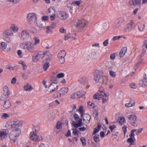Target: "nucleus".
<instances>
[{
  "instance_id": "obj_58",
  "label": "nucleus",
  "mask_w": 147,
  "mask_h": 147,
  "mask_svg": "<svg viewBox=\"0 0 147 147\" xmlns=\"http://www.w3.org/2000/svg\"><path fill=\"white\" fill-rule=\"evenodd\" d=\"M78 111L80 112L81 115L84 114L83 113V107L82 106H80L79 109Z\"/></svg>"
},
{
  "instance_id": "obj_45",
  "label": "nucleus",
  "mask_w": 147,
  "mask_h": 147,
  "mask_svg": "<svg viewBox=\"0 0 147 147\" xmlns=\"http://www.w3.org/2000/svg\"><path fill=\"white\" fill-rule=\"evenodd\" d=\"M119 120V122L121 124L123 123L125 121V119L123 117H121Z\"/></svg>"
},
{
  "instance_id": "obj_25",
  "label": "nucleus",
  "mask_w": 147,
  "mask_h": 147,
  "mask_svg": "<svg viewBox=\"0 0 147 147\" xmlns=\"http://www.w3.org/2000/svg\"><path fill=\"white\" fill-rule=\"evenodd\" d=\"M79 96L77 92L72 94L71 95L70 98L72 100L78 99L79 98Z\"/></svg>"
},
{
  "instance_id": "obj_18",
  "label": "nucleus",
  "mask_w": 147,
  "mask_h": 147,
  "mask_svg": "<svg viewBox=\"0 0 147 147\" xmlns=\"http://www.w3.org/2000/svg\"><path fill=\"white\" fill-rule=\"evenodd\" d=\"M78 81L80 83L84 85H86L88 83L87 79L84 77L80 78Z\"/></svg>"
},
{
  "instance_id": "obj_46",
  "label": "nucleus",
  "mask_w": 147,
  "mask_h": 147,
  "mask_svg": "<svg viewBox=\"0 0 147 147\" xmlns=\"http://www.w3.org/2000/svg\"><path fill=\"white\" fill-rule=\"evenodd\" d=\"M81 1V0H78V1L73 2L72 3V4L73 5H76L78 6H79L80 4V1Z\"/></svg>"
},
{
  "instance_id": "obj_35",
  "label": "nucleus",
  "mask_w": 147,
  "mask_h": 147,
  "mask_svg": "<svg viewBox=\"0 0 147 147\" xmlns=\"http://www.w3.org/2000/svg\"><path fill=\"white\" fill-rule=\"evenodd\" d=\"M124 19L123 18L121 17L117 19L115 21L121 25L124 21Z\"/></svg>"
},
{
  "instance_id": "obj_23",
  "label": "nucleus",
  "mask_w": 147,
  "mask_h": 147,
  "mask_svg": "<svg viewBox=\"0 0 147 147\" xmlns=\"http://www.w3.org/2000/svg\"><path fill=\"white\" fill-rule=\"evenodd\" d=\"M127 50L126 47H125L123 48L121 50L119 53V55L120 57H123L126 53Z\"/></svg>"
},
{
  "instance_id": "obj_34",
  "label": "nucleus",
  "mask_w": 147,
  "mask_h": 147,
  "mask_svg": "<svg viewBox=\"0 0 147 147\" xmlns=\"http://www.w3.org/2000/svg\"><path fill=\"white\" fill-rule=\"evenodd\" d=\"M3 39L7 43H10L11 40L9 36H3Z\"/></svg>"
},
{
  "instance_id": "obj_19",
  "label": "nucleus",
  "mask_w": 147,
  "mask_h": 147,
  "mask_svg": "<svg viewBox=\"0 0 147 147\" xmlns=\"http://www.w3.org/2000/svg\"><path fill=\"white\" fill-rule=\"evenodd\" d=\"M55 26V24H54L52 25L48 26L46 27L47 30L46 32L47 34L51 33H52V30Z\"/></svg>"
},
{
  "instance_id": "obj_38",
  "label": "nucleus",
  "mask_w": 147,
  "mask_h": 147,
  "mask_svg": "<svg viewBox=\"0 0 147 147\" xmlns=\"http://www.w3.org/2000/svg\"><path fill=\"white\" fill-rule=\"evenodd\" d=\"M135 104V102H134L133 103L131 101H130L129 103H127L125 104V106L127 107H129L134 106Z\"/></svg>"
},
{
  "instance_id": "obj_57",
  "label": "nucleus",
  "mask_w": 147,
  "mask_h": 147,
  "mask_svg": "<svg viewBox=\"0 0 147 147\" xmlns=\"http://www.w3.org/2000/svg\"><path fill=\"white\" fill-rule=\"evenodd\" d=\"M73 130V134L74 135H76V134H78L79 133V131L76 129H72Z\"/></svg>"
},
{
  "instance_id": "obj_42",
  "label": "nucleus",
  "mask_w": 147,
  "mask_h": 147,
  "mask_svg": "<svg viewBox=\"0 0 147 147\" xmlns=\"http://www.w3.org/2000/svg\"><path fill=\"white\" fill-rule=\"evenodd\" d=\"M94 139L95 142H98L99 141V135L95 134L94 136Z\"/></svg>"
},
{
  "instance_id": "obj_3",
  "label": "nucleus",
  "mask_w": 147,
  "mask_h": 147,
  "mask_svg": "<svg viewBox=\"0 0 147 147\" xmlns=\"http://www.w3.org/2000/svg\"><path fill=\"white\" fill-rule=\"evenodd\" d=\"M94 80L97 83L106 84L107 82V77L106 76H100L98 70H96L94 73Z\"/></svg>"
},
{
  "instance_id": "obj_33",
  "label": "nucleus",
  "mask_w": 147,
  "mask_h": 147,
  "mask_svg": "<svg viewBox=\"0 0 147 147\" xmlns=\"http://www.w3.org/2000/svg\"><path fill=\"white\" fill-rule=\"evenodd\" d=\"M33 39L34 40V42L33 43V44L34 46L36 45L37 44H39L40 40L39 38L36 37H34Z\"/></svg>"
},
{
  "instance_id": "obj_50",
  "label": "nucleus",
  "mask_w": 147,
  "mask_h": 147,
  "mask_svg": "<svg viewBox=\"0 0 147 147\" xmlns=\"http://www.w3.org/2000/svg\"><path fill=\"white\" fill-rule=\"evenodd\" d=\"M62 123L60 122H59L57 123L56 125V128L59 129H60L62 127Z\"/></svg>"
},
{
  "instance_id": "obj_1",
  "label": "nucleus",
  "mask_w": 147,
  "mask_h": 147,
  "mask_svg": "<svg viewBox=\"0 0 147 147\" xmlns=\"http://www.w3.org/2000/svg\"><path fill=\"white\" fill-rule=\"evenodd\" d=\"M8 124L9 127H11V131L9 133V137L11 140L16 142L19 135L21 133L20 127L23 125L22 122L18 119H15L11 122H9Z\"/></svg>"
},
{
  "instance_id": "obj_6",
  "label": "nucleus",
  "mask_w": 147,
  "mask_h": 147,
  "mask_svg": "<svg viewBox=\"0 0 147 147\" xmlns=\"http://www.w3.org/2000/svg\"><path fill=\"white\" fill-rule=\"evenodd\" d=\"M45 53L43 51H40L34 53L32 57V59L34 62L38 61L44 57Z\"/></svg>"
},
{
  "instance_id": "obj_59",
  "label": "nucleus",
  "mask_w": 147,
  "mask_h": 147,
  "mask_svg": "<svg viewBox=\"0 0 147 147\" xmlns=\"http://www.w3.org/2000/svg\"><path fill=\"white\" fill-rule=\"evenodd\" d=\"M18 54L19 57L20 58L22 57L23 56L22 55V52L20 50H19L18 51Z\"/></svg>"
},
{
  "instance_id": "obj_12",
  "label": "nucleus",
  "mask_w": 147,
  "mask_h": 147,
  "mask_svg": "<svg viewBox=\"0 0 147 147\" xmlns=\"http://www.w3.org/2000/svg\"><path fill=\"white\" fill-rule=\"evenodd\" d=\"M81 117L82 118L83 121L86 123H90L91 117L88 114H84L81 115Z\"/></svg>"
},
{
  "instance_id": "obj_29",
  "label": "nucleus",
  "mask_w": 147,
  "mask_h": 147,
  "mask_svg": "<svg viewBox=\"0 0 147 147\" xmlns=\"http://www.w3.org/2000/svg\"><path fill=\"white\" fill-rule=\"evenodd\" d=\"M9 94H3L1 96L0 99L1 100H6L8 98Z\"/></svg>"
},
{
  "instance_id": "obj_5",
  "label": "nucleus",
  "mask_w": 147,
  "mask_h": 147,
  "mask_svg": "<svg viewBox=\"0 0 147 147\" xmlns=\"http://www.w3.org/2000/svg\"><path fill=\"white\" fill-rule=\"evenodd\" d=\"M104 90H102V91H98V92L95 94L94 96V98L99 100L100 98H102V103H104L107 101V99L103 97L104 96L106 97L107 96L104 92Z\"/></svg>"
},
{
  "instance_id": "obj_31",
  "label": "nucleus",
  "mask_w": 147,
  "mask_h": 147,
  "mask_svg": "<svg viewBox=\"0 0 147 147\" xmlns=\"http://www.w3.org/2000/svg\"><path fill=\"white\" fill-rule=\"evenodd\" d=\"M32 89L33 88L29 84H27L24 86V89L26 91H31Z\"/></svg>"
},
{
  "instance_id": "obj_13",
  "label": "nucleus",
  "mask_w": 147,
  "mask_h": 147,
  "mask_svg": "<svg viewBox=\"0 0 147 147\" xmlns=\"http://www.w3.org/2000/svg\"><path fill=\"white\" fill-rule=\"evenodd\" d=\"M135 26V24L134 22H130L127 24V29L125 28L124 29V30L125 32L127 31L129 32L133 29Z\"/></svg>"
},
{
  "instance_id": "obj_21",
  "label": "nucleus",
  "mask_w": 147,
  "mask_h": 147,
  "mask_svg": "<svg viewBox=\"0 0 147 147\" xmlns=\"http://www.w3.org/2000/svg\"><path fill=\"white\" fill-rule=\"evenodd\" d=\"M38 26L40 28H43L45 27L46 23L45 21L41 20L38 21L37 23Z\"/></svg>"
},
{
  "instance_id": "obj_56",
  "label": "nucleus",
  "mask_w": 147,
  "mask_h": 147,
  "mask_svg": "<svg viewBox=\"0 0 147 147\" xmlns=\"http://www.w3.org/2000/svg\"><path fill=\"white\" fill-rule=\"evenodd\" d=\"M51 55H48L46 58V60L47 62H49L51 61Z\"/></svg>"
},
{
  "instance_id": "obj_62",
  "label": "nucleus",
  "mask_w": 147,
  "mask_h": 147,
  "mask_svg": "<svg viewBox=\"0 0 147 147\" xmlns=\"http://www.w3.org/2000/svg\"><path fill=\"white\" fill-rule=\"evenodd\" d=\"M143 47H146V48L147 49V40H144L143 42Z\"/></svg>"
},
{
  "instance_id": "obj_8",
  "label": "nucleus",
  "mask_w": 147,
  "mask_h": 147,
  "mask_svg": "<svg viewBox=\"0 0 147 147\" xmlns=\"http://www.w3.org/2000/svg\"><path fill=\"white\" fill-rule=\"evenodd\" d=\"M36 18V14L34 13H29L27 16V21L28 24H33L35 21Z\"/></svg>"
},
{
  "instance_id": "obj_43",
  "label": "nucleus",
  "mask_w": 147,
  "mask_h": 147,
  "mask_svg": "<svg viewBox=\"0 0 147 147\" xmlns=\"http://www.w3.org/2000/svg\"><path fill=\"white\" fill-rule=\"evenodd\" d=\"M66 54L65 51L64 50L60 51L58 54L57 56H60L63 57H65Z\"/></svg>"
},
{
  "instance_id": "obj_39",
  "label": "nucleus",
  "mask_w": 147,
  "mask_h": 147,
  "mask_svg": "<svg viewBox=\"0 0 147 147\" xmlns=\"http://www.w3.org/2000/svg\"><path fill=\"white\" fill-rule=\"evenodd\" d=\"M142 82V84L145 86H147V79L146 76L145 75L142 81H141Z\"/></svg>"
},
{
  "instance_id": "obj_2",
  "label": "nucleus",
  "mask_w": 147,
  "mask_h": 147,
  "mask_svg": "<svg viewBox=\"0 0 147 147\" xmlns=\"http://www.w3.org/2000/svg\"><path fill=\"white\" fill-rule=\"evenodd\" d=\"M72 23L78 29H81L85 28L86 27L87 22L84 20H80L77 18L73 21Z\"/></svg>"
},
{
  "instance_id": "obj_32",
  "label": "nucleus",
  "mask_w": 147,
  "mask_h": 147,
  "mask_svg": "<svg viewBox=\"0 0 147 147\" xmlns=\"http://www.w3.org/2000/svg\"><path fill=\"white\" fill-rule=\"evenodd\" d=\"M7 43L4 42H2L0 44V48L2 50L6 49L7 47Z\"/></svg>"
},
{
  "instance_id": "obj_16",
  "label": "nucleus",
  "mask_w": 147,
  "mask_h": 147,
  "mask_svg": "<svg viewBox=\"0 0 147 147\" xmlns=\"http://www.w3.org/2000/svg\"><path fill=\"white\" fill-rule=\"evenodd\" d=\"M141 3V0H130L129 4L130 6L139 5Z\"/></svg>"
},
{
  "instance_id": "obj_47",
  "label": "nucleus",
  "mask_w": 147,
  "mask_h": 147,
  "mask_svg": "<svg viewBox=\"0 0 147 147\" xmlns=\"http://www.w3.org/2000/svg\"><path fill=\"white\" fill-rule=\"evenodd\" d=\"M49 66V63L48 62H47L43 66V69L45 70H46Z\"/></svg>"
},
{
  "instance_id": "obj_10",
  "label": "nucleus",
  "mask_w": 147,
  "mask_h": 147,
  "mask_svg": "<svg viewBox=\"0 0 147 147\" xmlns=\"http://www.w3.org/2000/svg\"><path fill=\"white\" fill-rule=\"evenodd\" d=\"M127 117L129 120V122L131 123L132 125L135 126H137L138 122L136 117L135 115H129Z\"/></svg>"
},
{
  "instance_id": "obj_63",
  "label": "nucleus",
  "mask_w": 147,
  "mask_h": 147,
  "mask_svg": "<svg viewBox=\"0 0 147 147\" xmlns=\"http://www.w3.org/2000/svg\"><path fill=\"white\" fill-rule=\"evenodd\" d=\"M116 127V126L115 125H113L110 126L109 128L111 131H112Z\"/></svg>"
},
{
  "instance_id": "obj_15",
  "label": "nucleus",
  "mask_w": 147,
  "mask_h": 147,
  "mask_svg": "<svg viewBox=\"0 0 147 147\" xmlns=\"http://www.w3.org/2000/svg\"><path fill=\"white\" fill-rule=\"evenodd\" d=\"M21 37L24 40H27L29 37V34L26 30H23L21 33Z\"/></svg>"
},
{
  "instance_id": "obj_14",
  "label": "nucleus",
  "mask_w": 147,
  "mask_h": 147,
  "mask_svg": "<svg viewBox=\"0 0 147 147\" xmlns=\"http://www.w3.org/2000/svg\"><path fill=\"white\" fill-rule=\"evenodd\" d=\"M58 86L56 83L53 82L51 83L48 87L49 91L50 92L54 91L56 89H57Z\"/></svg>"
},
{
  "instance_id": "obj_22",
  "label": "nucleus",
  "mask_w": 147,
  "mask_h": 147,
  "mask_svg": "<svg viewBox=\"0 0 147 147\" xmlns=\"http://www.w3.org/2000/svg\"><path fill=\"white\" fill-rule=\"evenodd\" d=\"M48 14L50 15H52L55 14V9L53 7H51L48 10Z\"/></svg>"
},
{
  "instance_id": "obj_61",
  "label": "nucleus",
  "mask_w": 147,
  "mask_h": 147,
  "mask_svg": "<svg viewBox=\"0 0 147 147\" xmlns=\"http://www.w3.org/2000/svg\"><path fill=\"white\" fill-rule=\"evenodd\" d=\"M108 42L109 40L108 39H107L103 42V44L104 46H106L107 45Z\"/></svg>"
},
{
  "instance_id": "obj_17",
  "label": "nucleus",
  "mask_w": 147,
  "mask_h": 147,
  "mask_svg": "<svg viewBox=\"0 0 147 147\" xmlns=\"http://www.w3.org/2000/svg\"><path fill=\"white\" fill-rule=\"evenodd\" d=\"M11 106V103L10 100L7 99L6 100L4 101V103L3 105V107L5 109L9 108Z\"/></svg>"
},
{
  "instance_id": "obj_26",
  "label": "nucleus",
  "mask_w": 147,
  "mask_h": 147,
  "mask_svg": "<svg viewBox=\"0 0 147 147\" xmlns=\"http://www.w3.org/2000/svg\"><path fill=\"white\" fill-rule=\"evenodd\" d=\"M78 94L79 98L80 97H82V98L85 99V95L86 94V92L84 90H80L78 92Z\"/></svg>"
},
{
  "instance_id": "obj_9",
  "label": "nucleus",
  "mask_w": 147,
  "mask_h": 147,
  "mask_svg": "<svg viewBox=\"0 0 147 147\" xmlns=\"http://www.w3.org/2000/svg\"><path fill=\"white\" fill-rule=\"evenodd\" d=\"M57 14V17L61 20H65L69 17L68 14L63 11H58Z\"/></svg>"
},
{
  "instance_id": "obj_30",
  "label": "nucleus",
  "mask_w": 147,
  "mask_h": 147,
  "mask_svg": "<svg viewBox=\"0 0 147 147\" xmlns=\"http://www.w3.org/2000/svg\"><path fill=\"white\" fill-rule=\"evenodd\" d=\"M145 27L144 24L140 23L138 25V29L140 32H143L144 30Z\"/></svg>"
},
{
  "instance_id": "obj_48",
  "label": "nucleus",
  "mask_w": 147,
  "mask_h": 147,
  "mask_svg": "<svg viewBox=\"0 0 147 147\" xmlns=\"http://www.w3.org/2000/svg\"><path fill=\"white\" fill-rule=\"evenodd\" d=\"M7 1L14 4H18L20 1V0H7Z\"/></svg>"
},
{
  "instance_id": "obj_4",
  "label": "nucleus",
  "mask_w": 147,
  "mask_h": 147,
  "mask_svg": "<svg viewBox=\"0 0 147 147\" xmlns=\"http://www.w3.org/2000/svg\"><path fill=\"white\" fill-rule=\"evenodd\" d=\"M20 46L24 49H27L29 52H33L34 51V45L33 43L31 41L26 42L24 44L21 43Z\"/></svg>"
},
{
  "instance_id": "obj_60",
  "label": "nucleus",
  "mask_w": 147,
  "mask_h": 147,
  "mask_svg": "<svg viewBox=\"0 0 147 147\" xmlns=\"http://www.w3.org/2000/svg\"><path fill=\"white\" fill-rule=\"evenodd\" d=\"M122 130H123L124 136L125 135L126 131H127V127L124 126L122 128Z\"/></svg>"
},
{
  "instance_id": "obj_20",
  "label": "nucleus",
  "mask_w": 147,
  "mask_h": 147,
  "mask_svg": "<svg viewBox=\"0 0 147 147\" xmlns=\"http://www.w3.org/2000/svg\"><path fill=\"white\" fill-rule=\"evenodd\" d=\"M13 34L12 31L9 30H7L5 31L3 33V36H13Z\"/></svg>"
},
{
  "instance_id": "obj_41",
  "label": "nucleus",
  "mask_w": 147,
  "mask_h": 147,
  "mask_svg": "<svg viewBox=\"0 0 147 147\" xmlns=\"http://www.w3.org/2000/svg\"><path fill=\"white\" fill-rule=\"evenodd\" d=\"M120 25V24L115 21L114 24L113 26V28L114 29L116 30L119 27Z\"/></svg>"
},
{
  "instance_id": "obj_11",
  "label": "nucleus",
  "mask_w": 147,
  "mask_h": 147,
  "mask_svg": "<svg viewBox=\"0 0 147 147\" xmlns=\"http://www.w3.org/2000/svg\"><path fill=\"white\" fill-rule=\"evenodd\" d=\"M30 138L33 141H36L37 140H40L43 139L42 136L40 138L35 133H32L31 132L30 134Z\"/></svg>"
},
{
  "instance_id": "obj_40",
  "label": "nucleus",
  "mask_w": 147,
  "mask_h": 147,
  "mask_svg": "<svg viewBox=\"0 0 147 147\" xmlns=\"http://www.w3.org/2000/svg\"><path fill=\"white\" fill-rule=\"evenodd\" d=\"M3 94H9V90L8 89V88L6 86H5L3 88Z\"/></svg>"
},
{
  "instance_id": "obj_49",
  "label": "nucleus",
  "mask_w": 147,
  "mask_h": 147,
  "mask_svg": "<svg viewBox=\"0 0 147 147\" xmlns=\"http://www.w3.org/2000/svg\"><path fill=\"white\" fill-rule=\"evenodd\" d=\"M109 74L110 76L113 78H115L116 75L115 72L111 70L109 71Z\"/></svg>"
},
{
  "instance_id": "obj_54",
  "label": "nucleus",
  "mask_w": 147,
  "mask_h": 147,
  "mask_svg": "<svg viewBox=\"0 0 147 147\" xmlns=\"http://www.w3.org/2000/svg\"><path fill=\"white\" fill-rule=\"evenodd\" d=\"M129 86L131 88L135 89L137 88V85L134 83H131L129 84Z\"/></svg>"
},
{
  "instance_id": "obj_55",
  "label": "nucleus",
  "mask_w": 147,
  "mask_h": 147,
  "mask_svg": "<svg viewBox=\"0 0 147 147\" xmlns=\"http://www.w3.org/2000/svg\"><path fill=\"white\" fill-rule=\"evenodd\" d=\"M59 62L63 64L65 62V58H58Z\"/></svg>"
},
{
  "instance_id": "obj_24",
  "label": "nucleus",
  "mask_w": 147,
  "mask_h": 147,
  "mask_svg": "<svg viewBox=\"0 0 147 147\" xmlns=\"http://www.w3.org/2000/svg\"><path fill=\"white\" fill-rule=\"evenodd\" d=\"M7 136V133L5 131H0V139L3 140Z\"/></svg>"
},
{
  "instance_id": "obj_44",
  "label": "nucleus",
  "mask_w": 147,
  "mask_h": 147,
  "mask_svg": "<svg viewBox=\"0 0 147 147\" xmlns=\"http://www.w3.org/2000/svg\"><path fill=\"white\" fill-rule=\"evenodd\" d=\"M74 120L76 122H78L79 121L80 119H80L79 118V117L78 115L76 114H74Z\"/></svg>"
},
{
  "instance_id": "obj_27",
  "label": "nucleus",
  "mask_w": 147,
  "mask_h": 147,
  "mask_svg": "<svg viewBox=\"0 0 147 147\" xmlns=\"http://www.w3.org/2000/svg\"><path fill=\"white\" fill-rule=\"evenodd\" d=\"M39 126L37 124H34L33 127V133H35L39 130Z\"/></svg>"
},
{
  "instance_id": "obj_53",
  "label": "nucleus",
  "mask_w": 147,
  "mask_h": 147,
  "mask_svg": "<svg viewBox=\"0 0 147 147\" xmlns=\"http://www.w3.org/2000/svg\"><path fill=\"white\" fill-rule=\"evenodd\" d=\"M127 141L128 142L131 143V144L130 146L131 145H132V144L134 142V140L133 139V138L131 137H130V138L127 139Z\"/></svg>"
},
{
  "instance_id": "obj_37",
  "label": "nucleus",
  "mask_w": 147,
  "mask_h": 147,
  "mask_svg": "<svg viewBox=\"0 0 147 147\" xmlns=\"http://www.w3.org/2000/svg\"><path fill=\"white\" fill-rule=\"evenodd\" d=\"M10 115L9 114L7 113H3L1 116V118L3 119H6L9 117Z\"/></svg>"
},
{
  "instance_id": "obj_52",
  "label": "nucleus",
  "mask_w": 147,
  "mask_h": 147,
  "mask_svg": "<svg viewBox=\"0 0 147 147\" xmlns=\"http://www.w3.org/2000/svg\"><path fill=\"white\" fill-rule=\"evenodd\" d=\"M80 140L82 142L83 146H85L86 144L85 139L84 137H82L80 138Z\"/></svg>"
},
{
  "instance_id": "obj_28",
  "label": "nucleus",
  "mask_w": 147,
  "mask_h": 147,
  "mask_svg": "<svg viewBox=\"0 0 147 147\" xmlns=\"http://www.w3.org/2000/svg\"><path fill=\"white\" fill-rule=\"evenodd\" d=\"M78 123H76L75 122L72 124V125L75 127L77 128L82 126L83 123L82 122V119H80Z\"/></svg>"
},
{
  "instance_id": "obj_51",
  "label": "nucleus",
  "mask_w": 147,
  "mask_h": 147,
  "mask_svg": "<svg viewBox=\"0 0 147 147\" xmlns=\"http://www.w3.org/2000/svg\"><path fill=\"white\" fill-rule=\"evenodd\" d=\"M64 76V74L63 73H60L57 74L56 76V78H60L63 77Z\"/></svg>"
},
{
  "instance_id": "obj_36",
  "label": "nucleus",
  "mask_w": 147,
  "mask_h": 147,
  "mask_svg": "<svg viewBox=\"0 0 147 147\" xmlns=\"http://www.w3.org/2000/svg\"><path fill=\"white\" fill-rule=\"evenodd\" d=\"M11 28L14 32H17L18 31V28L14 24L12 25Z\"/></svg>"
},
{
  "instance_id": "obj_64",
  "label": "nucleus",
  "mask_w": 147,
  "mask_h": 147,
  "mask_svg": "<svg viewBox=\"0 0 147 147\" xmlns=\"http://www.w3.org/2000/svg\"><path fill=\"white\" fill-rule=\"evenodd\" d=\"M49 17L47 16H45L42 17V20H43L45 21V20H47L48 19Z\"/></svg>"
},
{
  "instance_id": "obj_7",
  "label": "nucleus",
  "mask_w": 147,
  "mask_h": 147,
  "mask_svg": "<svg viewBox=\"0 0 147 147\" xmlns=\"http://www.w3.org/2000/svg\"><path fill=\"white\" fill-rule=\"evenodd\" d=\"M68 90V88L67 87L62 88L54 94V96L55 98H57L63 96L67 92Z\"/></svg>"
}]
</instances>
